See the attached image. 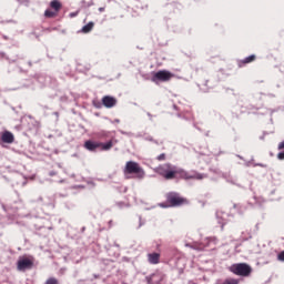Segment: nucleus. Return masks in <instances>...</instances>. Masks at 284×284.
<instances>
[{
  "mask_svg": "<svg viewBox=\"0 0 284 284\" xmlns=\"http://www.w3.org/2000/svg\"><path fill=\"white\" fill-rule=\"evenodd\" d=\"M155 172L160 174V176H163V179H166V181H172V179L176 178V174H180L182 179H196L197 181L204 178L203 174H190L170 163L158 166Z\"/></svg>",
  "mask_w": 284,
  "mask_h": 284,
  "instance_id": "nucleus-1",
  "label": "nucleus"
},
{
  "mask_svg": "<svg viewBox=\"0 0 284 284\" xmlns=\"http://www.w3.org/2000/svg\"><path fill=\"white\" fill-rule=\"evenodd\" d=\"M124 174H125L126 179H130V176L128 174H135L136 179H143V176H145V172L143 171V169H141L139 163L133 162V161L126 162V165L124 169Z\"/></svg>",
  "mask_w": 284,
  "mask_h": 284,
  "instance_id": "nucleus-2",
  "label": "nucleus"
},
{
  "mask_svg": "<svg viewBox=\"0 0 284 284\" xmlns=\"http://www.w3.org/2000/svg\"><path fill=\"white\" fill-rule=\"evenodd\" d=\"M230 272L236 276H250L252 274V266L246 263L233 264L230 266Z\"/></svg>",
  "mask_w": 284,
  "mask_h": 284,
  "instance_id": "nucleus-3",
  "label": "nucleus"
},
{
  "mask_svg": "<svg viewBox=\"0 0 284 284\" xmlns=\"http://www.w3.org/2000/svg\"><path fill=\"white\" fill-rule=\"evenodd\" d=\"M33 265L32 260L28 258V257H21L18 261V270L19 272H26V270H31Z\"/></svg>",
  "mask_w": 284,
  "mask_h": 284,
  "instance_id": "nucleus-4",
  "label": "nucleus"
},
{
  "mask_svg": "<svg viewBox=\"0 0 284 284\" xmlns=\"http://www.w3.org/2000/svg\"><path fill=\"white\" fill-rule=\"evenodd\" d=\"M172 77H174V74H172L171 72H169L166 70H162V71H158L154 74L153 81H170V79H172Z\"/></svg>",
  "mask_w": 284,
  "mask_h": 284,
  "instance_id": "nucleus-5",
  "label": "nucleus"
},
{
  "mask_svg": "<svg viewBox=\"0 0 284 284\" xmlns=\"http://www.w3.org/2000/svg\"><path fill=\"white\" fill-rule=\"evenodd\" d=\"M168 201H169V203H170L172 206L181 205V203H183L182 197L179 196V194H176V193H170V194L168 195Z\"/></svg>",
  "mask_w": 284,
  "mask_h": 284,
  "instance_id": "nucleus-6",
  "label": "nucleus"
},
{
  "mask_svg": "<svg viewBox=\"0 0 284 284\" xmlns=\"http://www.w3.org/2000/svg\"><path fill=\"white\" fill-rule=\"evenodd\" d=\"M102 103H103L104 108H114L116 105V99H114L110 95H105L102 99Z\"/></svg>",
  "mask_w": 284,
  "mask_h": 284,
  "instance_id": "nucleus-7",
  "label": "nucleus"
},
{
  "mask_svg": "<svg viewBox=\"0 0 284 284\" xmlns=\"http://www.w3.org/2000/svg\"><path fill=\"white\" fill-rule=\"evenodd\" d=\"M1 141L3 143H13L14 142V135L11 132L6 131L1 134Z\"/></svg>",
  "mask_w": 284,
  "mask_h": 284,
  "instance_id": "nucleus-8",
  "label": "nucleus"
},
{
  "mask_svg": "<svg viewBox=\"0 0 284 284\" xmlns=\"http://www.w3.org/2000/svg\"><path fill=\"white\" fill-rule=\"evenodd\" d=\"M84 148L87 150H89V152H94V150H97V148H101V144L97 143V142H92V141H87L84 143Z\"/></svg>",
  "mask_w": 284,
  "mask_h": 284,
  "instance_id": "nucleus-9",
  "label": "nucleus"
},
{
  "mask_svg": "<svg viewBox=\"0 0 284 284\" xmlns=\"http://www.w3.org/2000/svg\"><path fill=\"white\" fill-rule=\"evenodd\" d=\"M148 256H149V263H151L152 265L159 264V258H161V254L151 253Z\"/></svg>",
  "mask_w": 284,
  "mask_h": 284,
  "instance_id": "nucleus-10",
  "label": "nucleus"
},
{
  "mask_svg": "<svg viewBox=\"0 0 284 284\" xmlns=\"http://www.w3.org/2000/svg\"><path fill=\"white\" fill-rule=\"evenodd\" d=\"M92 28H94V22H89L82 28V32L88 34V32H92Z\"/></svg>",
  "mask_w": 284,
  "mask_h": 284,
  "instance_id": "nucleus-11",
  "label": "nucleus"
},
{
  "mask_svg": "<svg viewBox=\"0 0 284 284\" xmlns=\"http://www.w3.org/2000/svg\"><path fill=\"white\" fill-rule=\"evenodd\" d=\"M51 8H53L55 12H59V10H61V2H59V0L51 1Z\"/></svg>",
  "mask_w": 284,
  "mask_h": 284,
  "instance_id": "nucleus-12",
  "label": "nucleus"
},
{
  "mask_svg": "<svg viewBox=\"0 0 284 284\" xmlns=\"http://www.w3.org/2000/svg\"><path fill=\"white\" fill-rule=\"evenodd\" d=\"M100 144V148H102V150H104V151H108V150H111V148H112V141H110V142H106V143H99Z\"/></svg>",
  "mask_w": 284,
  "mask_h": 284,
  "instance_id": "nucleus-13",
  "label": "nucleus"
},
{
  "mask_svg": "<svg viewBox=\"0 0 284 284\" xmlns=\"http://www.w3.org/2000/svg\"><path fill=\"white\" fill-rule=\"evenodd\" d=\"M44 284H59V281L54 277H50Z\"/></svg>",
  "mask_w": 284,
  "mask_h": 284,
  "instance_id": "nucleus-14",
  "label": "nucleus"
},
{
  "mask_svg": "<svg viewBox=\"0 0 284 284\" xmlns=\"http://www.w3.org/2000/svg\"><path fill=\"white\" fill-rule=\"evenodd\" d=\"M254 59H256V55H250L244 60V63H252V61H254Z\"/></svg>",
  "mask_w": 284,
  "mask_h": 284,
  "instance_id": "nucleus-15",
  "label": "nucleus"
},
{
  "mask_svg": "<svg viewBox=\"0 0 284 284\" xmlns=\"http://www.w3.org/2000/svg\"><path fill=\"white\" fill-rule=\"evenodd\" d=\"M57 13L55 12H53V11H51V10H47L45 12H44V16L45 17H49V18H52V17H54Z\"/></svg>",
  "mask_w": 284,
  "mask_h": 284,
  "instance_id": "nucleus-16",
  "label": "nucleus"
},
{
  "mask_svg": "<svg viewBox=\"0 0 284 284\" xmlns=\"http://www.w3.org/2000/svg\"><path fill=\"white\" fill-rule=\"evenodd\" d=\"M225 284H239V280L229 278L225 281Z\"/></svg>",
  "mask_w": 284,
  "mask_h": 284,
  "instance_id": "nucleus-17",
  "label": "nucleus"
},
{
  "mask_svg": "<svg viewBox=\"0 0 284 284\" xmlns=\"http://www.w3.org/2000/svg\"><path fill=\"white\" fill-rule=\"evenodd\" d=\"M277 260L282 261V263H284V251H282L278 255H277Z\"/></svg>",
  "mask_w": 284,
  "mask_h": 284,
  "instance_id": "nucleus-18",
  "label": "nucleus"
},
{
  "mask_svg": "<svg viewBox=\"0 0 284 284\" xmlns=\"http://www.w3.org/2000/svg\"><path fill=\"white\" fill-rule=\"evenodd\" d=\"M158 161H165V153L160 154Z\"/></svg>",
  "mask_w": 284,
  "mask_h": 284,
  "instance_id": "nucleus-19",
  "label": "nucleus"
},
{
  "mask_svg": "<svg viewBox=\"0 0 284 284\" xmlns=\"http://www.w3.org/2000/svg\"><path fill=\"white\" fill-rule=\"evenodd\" d=\"M154 275H152L151 277H148V283L149 284H152V277H153Z\"/></svg>",
  "mask_w": 284,
  "mask_h": 284,
  "instance_id": "nucleus-20",
  "label": "nucleus"
},
{
  "mask_svg": "<svg viewBox=\"0 0 284 284\" xmlns=\"http://www.w3.org/2000/svg\"><path fill=\"white\" fill-rule=\"evenodd\" d=\"M145 141H153L151 136H146Z\"/></svg>",
  "mask_w": 284,
  "mask_h": 284,
  "instance_id": "nucleus-21",
  "label": "nucleus"
},
{
  "mask_svg": "<svg viewBox=\"0 0 284 284\" xmlns=\"http://www.w3.org/2000/svg\"><path fill=\"white\" fill-rule=\"evenodd\" d=\"M103 10H104L103 7L99 8V11H100V12H103Z\"/></svg>",
  "mask_w": 284,
  "mask_h": 284,
  "instance_id": "nucleus-22",
  "label": "nucleus"
},
{
  "mask_svg": "<svg viewBox=\"0 0 284 284\" xmlns=\"http://www.w3.org/2000/svg\"><path fill=\"white\" fill-rule=\"evenodd\" d=\"M161 207H165V205L161 204Z\"/></svg>",
  "mask_w": 284,
  "mask_h": 284,
  "instance_id": "nucleus-23",
  "label": "nucleus"
},
{
  "mask_svg": "<svg viewBox=\"0 0 284 284\" xmlns=\"http://www.w3.org/2000/svg\"><path fill=\"white\" fill-rule=\"evenodd\" d=\"M115 123H119V120H115Z\"/></svg>",
  "mask_w": 284,
  "mask_h": 284,
  "instance_id": "nucleus-24",
  "label": "nucleus"
},
{
  "mask_svg": "<svg viewBox=\"0 0 284 284\" xmlns=\"http://www.w3.org/2000/svg\"><path fill=\"white\" fill-rule=\"evenodd\" d=\"M223 225H224V223H222V229H223Z\"/></svg>",
  "mask_w": 284,
  "mask_h": 284,
  "instance_id": "nucleus-25",
  "label": "nucleus"
}]
</instances>
